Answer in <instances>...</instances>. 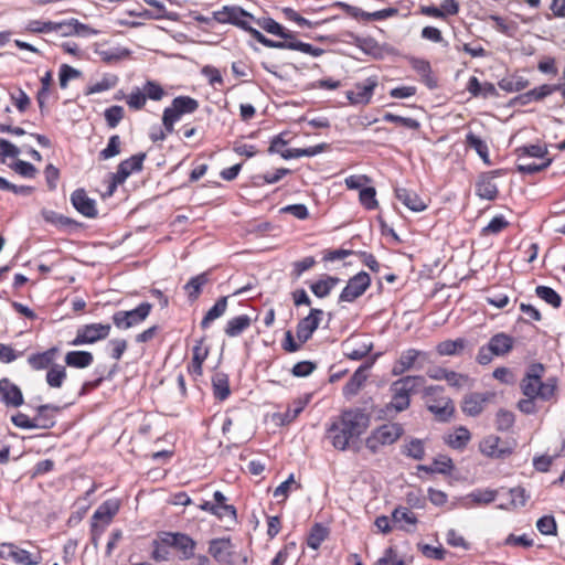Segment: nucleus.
Here are the masks:
<instances>
[{
    "mask_svg": "<svg viewBox=\"0 0 565 565\" xmlns=\"http://www.w3.org/2000/svg\"><path fill=\"white\" fill-rule=\"evenodd\" d=\"M466 145L473 149L486 164H491L488 145L480 137L473 132L467 134Z\"/></svg>",
    "mask_w": 565,
    "mask_h": 565,
    "instance_id": "nucleus-36",
    "label": "nucleus"
},
{
    "mask_svg": "<svg viewBox=\"0 0 565 565\" xmlns=\"http://www.w3.org/2000/svg\"><path fill=\"white\" fill-rule=\"evenodd\" d=\"M192 352V361L188 369L192 375L200 376L202 374V364L207 356V350L202 347V341H199Z\"/></svg>",
    "mask_w": 565,
    "mask_h": 565,
    "instance_id": "nucleus-39",
    "label": "nucleus"
},
{
    "mask_svg": "<svg viewBox=\"0 0 565 565\" xmlns=\"http://www.w3.org/2000/svg\"><path fill=\"white\" fill-rule=\"evenodd\" d=\"M258 25L266 32L277 35L284 40H294V38H295L294 32L285 29L281 24H279L271 18H265L263 20H258Z\"/></svg>",
    "mask_w": 565,
    "mask_h": 565,
    "instance_id": "nucleus-30",
    "label": "nucleus"
},
{
    "mask_svg": "<svg viewBox=\"0 0 565 565\" xmlns=\"http://www.w3.org/2000/svg\"><path fill=\"white\" fill-rule=\"evenodd\" d=\"M535 294L540 299L544 300L553 308H559L562 305L561 296L551 287L537 286L535 288Z\"/></svg>",
    "mask_w": 565,
    "mask_h": 565,
    "instance_id": "nucleus-48",
    "label": "nucleus"
},
{
    "mask_svg": "<svg viewBox=\"0 0 565 565\" xmlns=\"http://www.w3.org/2000/svg\"><path fill=\"white\" fill-rule=\"evenodd\" d=\"M252 19L253 15L239 7H224L221 11L215 13V19L221 23H232L246 30L249 23L246 19Z\"/></svg>",
    "mask_w": 565,
    "mask_h": 565,
    "instance_id": "nucleus-14",
    "label": "nucleus"
},
{
    "mask_svg": "<svg viewBox=\"0 0 565 565\" xmlns=\"http://www.w3.org/2000/svg\"><path fill=\"white\" fill-rule=\"evenodd\" d=\"M209 282V274L202 273L200 275H196L192 277L184 286V290L186 292V296L189 300L195 301L201 291L202 287Z\"/></svg>",
    "mask_w": 565,
    "mask_h": 565,
    "instance_id": "nucleus-33",
    "label": "nucleus"
},
{
    "mask_svg": "<svg viewBox=\"0 0 565 565\" xmlns=\"http://www.w3.org/2000/svg\"><path fill=\"white\" fill-rule=\"evenodd\" d=\"M111 327L108 323H90L82 326L77 329L75 338L71 341V345L78 347L84 344H93L97 341L105 340L110 333Z\"/></svg>",
    "mask_w": 565,
    "mask_h": 565,
    "instance_id": "nucleus-8",
    "label": "nucleus"
},
{
    "mask_svg": "<svg viewBox=\"0 0 565 565\" xmlns=\"http://www.w3.org/2000/svg\"><path fill=\"white\" fill-rule=\"evenodd\" d=\"M142 92L146 95V99L149 98L152 100H160L164 95L163 88L153 81H148L145 84Z\"/></svg>",
    "mask_w": 565,
    "mask_h": 565,
    "instance_id": "nucleus-64",
    "label": "nucleus"
},
{
    "mask_svg": "<svg viewBox=\"0 0 565 565\" xmlns=\"http://www.w3.org/2000/svg\"><path fill=\"white\" fill-rule=\"evenodd\" d=\"M494 397V393L472 392L466 394L461 402L462 412L470 417L479 416L486 408L487 404Z\"/></svg>",
    "mask_w": 565,
    "mask_h": 565,
    "instance_id": "nucleus-11",
    "label": "nucleus"
},
{
    "mask_svg": "<svg viewBox=\"0 0 565 565\" xmlns=\"http://www.w3.org/2000/svg\"><path fill=\"white\" fill-rule=\"evenodd\" d=\"M376 85L375 79L367 78L364 83L356 84L354 89L347 92V98L352 104H367Z\"/></svg>",
    "mask_w": 565,
    "mask_h": 565,
    "instance_id": "nucleus-19",
    "label": "nucleus"
},
{
    "mask_svg": "<svg viewBox=\"0 0 565 565\" xmlns=\"http://www.w3.org/2000/svg\"><path fill=\"white\" fill-rule=\"evenodd\" d=\"M9 167L14 172H17L18 174H20L21 177L26 178V179H33V178H35V175L38 173L36 168L32 163L23 161V160H17Z\"/></svg>",
    "mask_w": 565,
    "mask_h": 565,
    "instance_id": "nucleus-54",
    "label": "nucleus"
},
{
    "mask_svg": "<svg viewBox=\"0 0 565 565\" xmlns=\"http://www.w3.org/2000/svg\"><path fill=\"white\" fill-rule=\"evenodd\" d=\"M326 148L324 143L309 147L305 149H286L282 153L284 159H294V158H301V157H313L320 152H322Z\"/></svg>",
    "mask_w": 565,
    "mask_h": 565,
    "instance_id": "nucleus-50",
    "label": "nucleus"
},
{
    "mask_svg": "<svg viewBox=\"0 0 565 565\" xmlns=\"http://www.w3.org/2000/svg\"><path fill=\"white\" fill-rule=\"evenodd\" d=\"M118 83V77L114 74H106L103 78L89 86H87L85 94L93 95L114 88Z\"/></svg>",
    "mask_w": 565,
    "mask_h": 565,
    "instance_id": "nucleus-42",
    "label": "nucleus"
},
{
    "mask_svg": "<svg viewBox=\"0 0 565 565\" xmlns=\"http://www.w3.org/2000/svg\"><path fill=\"white\" fill-rule=\"evenodd\" d=\"M49 411L58 412L60 407L51 404L40 405L36 408L38 415L33 418V420H35L36 428L47 429L54 426V418L49 414Z\"/></svg>",
    "mask_w": 565,
    "mask_h": 565,
    "instance_id": "nucleus-32",
    "label": "nucleus"
},
{
    "mask_svg": "<svg viewBox=\"0 0 565 565\" xmlns=\"http://www.w3.org/2000/svg\"><path fill=\"white\" fill-rule=\"evenodd\" d=\"M467 345V340L458 338L456 340H445L436 345V352L440 356L459 355Z\"/></svg>",
    "mask_w": 565,
    "mask_h": 565,
    "instance_id": "nucleus-27",
    "label": "nucleus"
},
{
    "mask_svg": "<svg viewBox=\"0 0 565 565\" xmlns=\"http://www.w3.org/2000/svg\"><path fill=\"white\" fill-rule=\"evenodd\" d=\"M486 20L492 21L494 23L493 28L498 32H500L504 35H508V36H513L518 30V24L515 22L504 19L502 17L495 15V14L489 15Z\"/></svg>",
    "mask_w": 565,
    "mask_h": 565,
    "instance_id": "nucleus-43",
    "label": "nucleus"
},
{
    "mask_svg": "<svg viewBox=\"0 0 565 565\" xmlns=\"http://www.w3.org/2000/svg\"><path fill=\"white\" fill-rule=\"evenodd\" d=\"M119 502L117 500H107L103 502L94 512L92 521L104 525H109L113 518L119 511Z\"/></svg>",
    "mask_w": 565,
    "mask_h": 565,
    "instance_id": "nucleus-20",
    "label": "nucleus"
},
{
    "mask_svg": "<svg viewBox=\"0 0 565 565\" xmlns=\"http://www.w3.org/2000/svg\"><path fill=\"white\" fill-rule=\"evenodd\" d=\"M161 541L177 550L180 553V559L188 561L194 557L196 542L189 535L180 532H161Z\"/></svg>",
    "mask_w": 565,
    "mask_h": 565,
    "instance_id": "nucleus-9",
    "label": "nucleus"
},
{
    "mask_svg": "<svg viewBox=\"0 0 565 565\" xmlns=\"http://www.w3.org/2000/svg\"><path fill=\"white\" fill-rule=\"evenodd\" d=\"M290 50L299 51L301 53L309 54L315 57L320 56L323 53L322 49L316 47L309 43L297 41L296 36L294 38V40H290Z\"/></svg>",
    "mask_w": 565,
    "mask_h": 565,
    "instance_id": "nucleus-56",
    "label": "nucleus"
},
{
    "mask_svg": "<svg viewBox=\"0 0 565 565\" xmlns=\"http://www.w3.org/2000/svg\"><path fill=\"white\" fill-rule=\"evenodd\" d=\"M420 352L414 349H409L402 353L401 358L395 362L393 366V373L395 375L403 374L408 369H411L416 361V359L419 356Z\"/></svg>",
    "mask_w": 565,
    "mask_h": 565,
    "instance_id": "nucleus-38",
    "label": "nucleus"
},
{
    "mask_svg": "<svg viewBox=\"0 0 565 565\" xmlns=\"http://www.w3.org/2000/svg\"><path fill=\"white\" fill-rule=\"evenodd\" d=\"M121 140L118 135H114L109 138L108 145L105 149L99 152V159L108 160L120 153Z\"/></svg>",
    "mask_w": 565,
    "mask_h": 565,
    "instance_id": "nucleus-52",
    "label": "nucleus"
},
{
    "mask_svg": "<svg viewBox=\"0 0 565 565\" xmlns=\"http://www.w3.org/2000/svg\"><path fill=\"white\" fill-rule=\"evenodd\" d=\"M396 198L399 202H402L405 206L414 212L424 210V202L420 196L412 190L405 188L396 189Z\"/></svg>",
    "mask_w": 565,
    "mask_h": 565,
    "instance_id": "nucleus-26",
    "label": "nucleus"
},
{
    "mask_svg": "<svg viewBox=\"0 0 565 565\" xmlns=\"http://www.w3.org/2000/svg\"><path fill=\"white\" fill-rule=\"evenodd\" d=\"M152 305L142 302L132 310H120L113 315L111 319L116 328L126 330L143 322L149 316Z\"/></svg>",
    "mask_w": 565,
    "mask_h": 565,
    "instance_id": "nucleus-7",
    "label": "nucleus"
},
{
    "mask_svg": "<svg viewBox=\"0 0 565 565\" xmlns=\"http://www.w3.org/2000/svg\"><path fill=\"white\" fill-rule=\"evenodd\" d=\"M370 418L361 409H347L327 429V438L338 450H345L350 441L360 437L369 427Z\"/></svg>",
    "mask_w": 565,
    "mask_h": 565,
    "instance_id": "nucleus-1",
    "label": "nucleus"
},
{
    "mask_svg": "<svg viewBox=\"0 0 565 565\" xmlns=\"http://www.w3.org/2000/svg\"><path fill=\"white\" fill-rule=\"evenodd\" d=\"M145 159L146 153L141 152L121 161L113 174L114 186L122 184L131 173L141 171Z\"/></svg>",
    "mask_w": 565,
    "mask_h": 565,
    "instance_id": "nucleus-12",
    "label": "nucleus"
},
{
    "mask_svg": "<svg viewBox=\"0 0 565 565\" xmlns=\"http://www.w3.org/2000/svg\"><path fill=\"white\" fill-rule=\"evenodd\" d=\"M420 376H405L392 385L393 398L387 408H394L395 412H402L409 405V394L415 392L422 384Z\"/></svg>",
    "mask_w": 565,
    "mask_h": 565,
    "instance_id": "nucleus-5",
    "label": "nucleus"
},
{
    "mask_svg": "<svg viewBox=\"0 0 565 565\" xmlns=\"http://www.w3.org/2000/svg\"><path fill=\"white\" fill-rule=\"evenodd\" d=\"M544 371L545 367L542 363H533L527 367L524 377L520 382V388L525 397L547 402L555 396L557 380L548 377L543 382Z\"/></svg>",
    "mask_w": 565,
    "mask_h": 565,
    "instance_id": "nucleus-2",
    "label": "nucleus"
},
{
    "mask_svg": "<svg viewBox=\"0 0 565 565\" xmlns=\"http://www.w3.org/2000/svg\"><path fill=\"white\" fill-rule=\"evenodd\" d=\"M317 369V364L311 361H300L291 369V374L296 377H307Z\"/></svg>",
    "mask_w": 565,
    "mask_h": 565,
    "instance_id": "nucleus-61",
    "label": "nucleus"
},
{
    "mask_svg": "<svg viewBox=\"0 0 565 565\" xmlns=\"http://www.w3.org/2000/svg\"><path fill=\"white\" fill-rule=\"evenodd\" d=\"M403 434V427L396 423H388L376 428L366 438L365 445L373 454H375L381 446L394 444Z\"/></svg>",
    "mask_w": 565,
    "mask_h": 565,
    "instance_id": "nucleus-6",
    "label": "nucleus"
},
{
    "mask_svg": "<svg viewBox=\"0 0 565 565\" xmlns=\"http://www.w3.org/2000/svg\"><path fill=\"white\" fill-rule=\"evenodd\" d=\"M323 311L321 309H311L309 315L302 318L296 329L297 339L300 343H306L318 329Z\"/></svg>",
    "mask_w": 565,
    "mask_h": 565,
    "instance_id": "nucleus-13",
    "label": "nucleus"
},
{
    "mask_svg": "<svg viewBox=\"0 0 565 565\" xmlns=\"http://www.w3.org/2000/svg\"><path fill=\"white\" fill-rule=\"evenodd\" d=\"M426 408L434 415L436 422L449 423L455 418V403L445 395L443 386H426Z\"/></svg>",
    "mask_w": 565,
    "mask_h": 565,
    "instance_id": "nucleus-3",
    "label": "nucleus"
},
{
    "mask_svg": "<svg viewBox=\"0 0 565 565\" xmlns=\"http://www.w3.org/2000/svg\"><path fill=\"white\" fill-rule=\"evenodd\" d=\"M559 88V85H548L544 84L540 87H535L522 95L519 96V99L522 104H526L531 100H542L543 98L550 96L554 92H556Z\"/></svg>",
    "mask_w": 565,
    "mask_h": 565,
    "instance_id": "nucleus-31",
    "label": "nucleus"
},
{
    "mask_svg": "<svg viewBox=\"0 0 565 565\" xmlns=\"http://www.w3.org/2000/svg\"><path fill=\"white\" fill-rule=\"evenodd\" d=\"M515 151L518 153V161H523L530 157L544 158L547 154V149L540 145L520 147Z\"/></svg>",
    "mask_w": 565,
    "mask_h": 565,
    "instance_id": "nucleus-49",
    "label": "nucleus"
},
{
    "mask_svg": "<svg viewBox=\"0 0 565 565\" xmlns=\"http://www.w3.org/2000/svg\"><path fill=\"white\" fill-rule=\"evenodd\" d=\"M0 402L8 407H20L24 403L21 388L7 377L0 380Z\"/></svg>",
    "mask_w": 565,
    "mask_h": 565,
    "instance_id": "nucleus-15",
    "label": "nucleus"
},
{
    "mask_svg": "<svg viewBox=\"0 0 565 565\" xmlns=\"http://www.w3.org/2000/svg\"><path fill=\"white\" fill-rule=\"evenodd\" d=\"M81 75H82V73L78 70H76L67 64H62L60 67V74H58L60 86L62 88H66L67 84L71 79L77 78Z\"/></svg>",
    "mask_w": 565,
    "mask_h": 565,
    "instance_id": "nucleus-59",
    "label": "nucleus"
},
{
    "mask_svg": "<svg viewBox=\"0 0 565 565\" xmlns=\"http://www.w3.org/2000/svg\"><path fill=\"white\" fill-rule=\"evenodd\" d=\"M476 193L481 199L492 201L498 195V188L490 178H484L477 183Z\"/></svg>",
    "mask_w": 565,
    "mask_h": 565,
    "instance_id": "nucleus-44",
    "label": "nucleus"
},
{
    "mask_svg": "<svg viewBox=\"0 0 565 565\" xmlns=\"http://www.w3.org/2000/svg\"><path fill=\"white\" fill-rule=\"evenodd\" d=\"M64 361L71 367L85 369L93 363L94 356L88 351H70Z\"/></svg>",
    "mask_w": 565,
    "mask_h": 565,
    "instance_id": "nucleus-28",
    "label": "nucleus"
},
{
    "mask_svg": "<svg viewBox=\"0 0 565 565\" xmlns=\"http://www.w3.org/2000/svg\"><path fill=\"white\" fill-rule=\"evenodd\" d=\"M250 318L246 315L230 319L224 329L226 335L233 338L243 333L250 326Z\"/></svg>",
    "mask_w": 565,
    "mask_h": 565,
    "instance_id": "nucleus-37",
    "label": "nucleus"
},
{
    "mask_svg": "<svg viewBox=\"0 0 565 565\" xmlns=\"http://www.w3.org/2000/svg\"><path fill=\"white\" fill-rule=\"evenodd\" d=\"M500 438L497 436H489L484 438L480 444L481 451L494 458H503L508 451L499 447Z\"/></svg>",
    "mask_w": 565,
    "mask_h": 565,
    "instance_id": "nucleus-40",
    "label": "nucleus"
},
{
    "mask_svg": "<svg viewBox=\"0 0 565 565\" xmlns=\"http://www.w3.org/2000/svg\"><path fill=\"white\" fill-rule=\"evenodd\" d=\"M329 531L326 526L317 523L312 526L308 539L307 544L312 550H318L321 543L328 537Z\"/></svg>",
    "mask_w": 565,
    "mask_h": 565,
    "instance_id": "nucleus-46",
    "label": "nucleus"
},
{
    "mask_svg": "<svg viewBox=\"0 0 565 565\" xmlns=\"http://www.w3.org/2000/svg\"><path fill=\"white\" fill-rule=\"evenodd\" d=\"M227 308V297H221L214 306L206 312L204 318L201 321V327L203 329H206L211 322H213L215 319L222 317Z\"/></svg>",
    "mask_w": 565,
    "mask_h": 565,
    "instance_id": "nucleus-41",
    "label": "nucleus"
},
{
    "mask_svg": "<svg viewBox=\"0 0 565 565\" xmlns=\"http://www.w3.org/2000/svg\"><path fill=\"white\" fill-rule=\"evenodd\" d=\"M371 285V278L367 273L360 271L349 279L347 286L339 296L340 302H353L361 297Z\"/></svg>",
    "mask_w": 565,
    "mask_h": 565,
    "instance_id": "nucleus-10",
    "label": "nucleus"
},
{
    "mask_svg": "<svg viewBox=\"0 0 565 565\" xmlns=\"http://www.w3.org/2000/svg\"><path fill=\"white\" fill-rule=\"evenodd\" d=\"M376 191L373 186H366L360 190L359 200L360 203L367 210H374L379 203L376 200Z\"/></svg>",
    "mask_w": 565,
    "mask_h": 565,
    "instance_id": "nucleus-53",
    "label": "nucleus"
},
{
    "mask_svg": "<svg viewBox=\"0 0 565 565\" xmlns=\"http://www.w3.org/2000/svg\"><path fill=\"white\" fill-rule=\"evenodd\" d=\"M233 544L230 539H214L210 542L209 553L221 565L233 564Z\"/></svg>",
    "mask_w": 565,
    "mask_h": 565,
    "instance_id": "nucleus-16",
    "label": "nucleus"
},
{
    "mask_svg": "<svg viewBox=\"0 0 565 565\" xmlns=\"http://www.w3.org/2000/svg\"><path fill=\"white\" fill-rule=\"evenodd\" d=\"M340 282L338 277L326 276L310 286L311 291L318 298H324L330 295L331 290Z\"/></svg>",
    "mask_w": 565,
    "mask_h": 565,
    "instance_id": "nucleus-35",
    "label": "nucleus"
},
{
    "mask_svg": "<svg viewBox=\"0 0 565 565\" xmlns=\"http://www.w3.org/2000/svg\"><path fill=\"white\" fill-rule=\"evenodd\" d=\"M315 265H316V259L312 256H308L300 260H297L292 264L291 276L295 279H298L305 271L309 270Z\"/></svg>",
    "mask_w": 565,
    "mask_h": 565,
    "instance_id": "nucleus-58",
    "label": "nucleus"
},
{
    "mask_svg": "<svg viewBox=\"0 0 565 565\" xmlns=\"http://www.w3.org/2000/svg\"><path fill=\"white\" fill-rule=\"evenodd\" d=\"M445 381L451 387L460 390L471 384L469 375L448 370Z\"/></svg>",
    "mask_w": 565,
    "mask_h": 565,
    "instance_id": "nucleus-51",
    "label": "nucleus"
},
{
    "mask_svg": "<svg viewBox=\"0 0 565 565\" xmlns=\"http://www.w3.org/2000/svg\"><path fill=\"white\" fill-rule=\"evenodd\" d=\"M509 494L510 503L513 508L524 507L530 498L529 494H526L525 489L521 487L510 489Z\"/></svg>",
    "mask_w": 565,
    "mask_h": 565,
    "instance_id": "nucleus-62",
    "label": "nucleus"
},
{
    "mask_svg": "<svg viewBox=\"0 0 565 565\" xmlns=\"http://www.w3.org/2000/svg\"><path fill=\"white\" fill-rule=\"evenodd\" d=\"M0 190L11 191L18 195L28 196L33 192L34 188L29 185H15L9 182L7 179L0 177Z\"/></svg>",
    "mask_w": 565,
    "mask_h": 565,
    "instance_id": "nucleus-57",
    "label": "nucleus"
},
{
    "mask_svg": "<svg viewBox=\"0 0 565 565\" xmlns=\"http://www.w3.org/2000/svg\"><path fill=\"white\" fill-rule=\"evenodd\" d=\"M57 352L56 348H51L42 353L32 354L29 356L28 362L34 370H44L52 365L55 354Z\"/></svg>",
    "mask_w": 565,
    "mask_h": 565,
    "instance_id": "nucleus-34",
    "label": "nucleus"
},
{
    "mask_svg": "<svg viewBox=\"0 0 565 565\" xmlns=\"http://www.w3.org/2000/svg\"><path fill=\"white\" fill-rule=\"evenodd\" d=\"M551 163H552V159H546L544 162H542L540 164L524 162V160H523V161L518 162L516 170L522 174H534V173L545 170L547 167L551 166Z\"/></svg>",
    "mask_w": 565,
    "mask_h": 565,
    "instance_id": "nucleus-55",
    "label": "nucleus"
},
{
    "mask_svg": "<svg viewBox=\"0 0 565 565\" xmlns=\"http://www.w3.org/2000/svg\"><path fill=\"white\" fill-rule=\"evenodd\" d=\"M514 414L507 409L497 413L495 424L499 430H509L514 424Z\"/></svg>",
    "mask_w": 565,
    "mask_h": 565,
    "instance_id": "nucleus-60",
    "label": "nucleus"
},
{
    "mask_svg": "<svg viewBox=\"0 0 565 565\" xmlns=\"http://www.w3.org/2000/svg\"><path fill=\"white\" fill-rule=\"evenodd\" d=\"M310 396L294 401L282 414V423L289 424L295 420L309 403Z\"/></svg>",
    "mask_w": 565,
    "mask_h": 565,
    "instance_id": "nucleus-45",
    "label": "nucleus"
},
{
    "mask_svg": "<svg viewBox=\"0 0 565 565\" xmlns=\"http://www.w3.org/2000/svg\"><path fill=\"white\" fill-rule=\"evenodd\" d=\"M455 466L450 457L447 455L436 456L429 466H426V476L439 473L443 476H450Z\"/></svg>",
    "mask_w": 565,
    "mask_h": 565,
    "instance_id": "nucleus-24",
    "label": "nucleus"
},
{
    "mask_svg": "<svg viewBox=\"0 0 565 565\" xmlns=\"http://www.w3.org/2000/svg\"><path fill=\"white\" fill-rule=\"evenodd\" d=\"M66 379V369L60 364H53L46 373V383L49 386L58 388Z\"/></svg>",
    "mask_w": 565,
    "mask_h": 565,
    "instance_id": "nucleus-47",
    "label": "nucleus"
},
{
    "mask_svg": "<svg viewBox=\"0 0 565 565\" xmlns=\"http://www.w3.org/2000/svg\"><path fill=\"white\" fill-rule=\"evenodd\" d=\"M418 523L417 515L406 507H398L392 513V524L394 527L413 532Z\"/></svg>",
    "mask_w": 565,
    "mask_h": 565,
    "instance_id": "nucleus-18",
    "label": "nucleus"
},
{
    "mask_svg": "<svg viewBox=\"0 0 565 565\" xmlns=\"http://www.w3.org/2000/svg\"><path fill=\"white\" fill-rule=\"evenodd\" d=\"M488 344L495 356H503L513 349L514 339L504 332H499L490 338Z\"/></svg>",
    "mask_w": 565,
    "mask_h": 565,
    "instance_id": "nucleus-22",
    "label": "nucleus"
},
{
    "mask_svg": "<svg viewBox=\"0 0 565 565\" xmlns=\"http://www.w3.org/2000/svg\"><path fill=\"white\" fill-rule=\"evenodd\" d=\"M199 108V102L190 96L175 97L170 107L163 110L162 124L168 134L174 129V124L180 120L183 115L192 114Z\"/></svg>",
    "mask_w": 565,
    "mask_h": 565,
    "instance_id": "nucleus-4",
    "label": "nucleus"
},
{
    "mask_svg": "<svg viewBox=\"0 0 565 565\" xmlns=\"http://www.w3.org/2000/svg\"><path fill=\"white\" fill-rule=\"evenodd\" d=\"M71 202L76 211L86 217L94 218L98 214L95 200L88 198L84 189L75 190L71 195Z\"/></svg>",
    "mask_w": 565,
    "mask_h": 565,
    "instance_id": "nucleus-17",
    "label": "nucleus"
},
{
    "mask_svg": "<svg viewBox=\"0 0 565 565\" xmlns=\"http://www.w3.org/2000/svg\"><path fill=\"white\" fill-rule=\"evenodd\" d=\"M212 387L215 398L225 401L231 394L227 374L223 372L215 373L212 377Z\"/></svg>",
    "mask_w": 565,
    "mask_h": 565,
    "instance_id": "nucleus-29",
    "label": "nucleus"
},
{
    "mask_svg": "<svg viewBox=\"0 0 565 565\" xmlns=\"http://www.w3.org/2000/svg\"><path fill=\"white\" fill-rule=\"evenodd\" d=\"M124 117V108L121 106H111L105 110V119L110 128H115Z\"/></svg>",
    "mask_w": 565,
    "mask_h": 565,
    "instance_id": "nucleus-63",
    "label": "nucleus"
},
{
    "mask_svg": "<svg viewBox=\"0 0 565 565\" xmlns=\"http://www.w3.org/2000/svg\"><path fill=\"white\" fill-rule=\"evenodd\" d=\"M367 366H360L348 381V383L343 386V395L347 398H351L355 396L362 386L364 385L367 375H366Z\"/></svg>",
    "mask_w": 565,
    "mask_h": 565,
    "instance_id": "nucleus-23",
    "label": "nucleus"
},
{
    "mask_svg": "<svg viewBox=\"0 0 565 565\" xmlns=\"http://www.w3.org/2000/svg\"><path fill=\"white\" fill-rule=\"evenodd\" d=\"M471 439L469 429L465 426H458L452 431L444 436V441L452 449H463Z\"/></svg>",
    "mask_w": 565,
    "mask_h": 565,
    "instance_id": "nucleus-21",
    "label": "nucleus"
},
{
    "mask_svg": "<svg viewBox=\"0 0 565 565\" xmlns=\"http://www.w3.org/2000/svg\"><path fill=\"white\" fill-rule=\"evenodd\" d=\"M8 556L20 565H38L41 562L40 554H31L13 544L8 545Z\"/></svg>",
    "mask_w": 565,
    "mask_h": 565,
    "instance_id": "nucleus-25",
    "label": "nucleus"
}]
</instances>
